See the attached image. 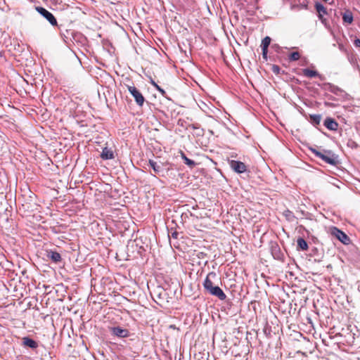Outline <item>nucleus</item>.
<instances>
[{
  "label": "nucleus",
  "mask_w": 360,
  "mask_h": 360,
  "mask_svg": "<svg viewBox=\"0 0 360 360\" xmlns=\"http://www.w3.org/2000/svg\"><path fill=\"white\" fill-rule=\"evenodd\" d=\"M217 280V274L213 271L210 272L203 282V287L209 294L217 297L220 300H224L226 298V295L218 285H215Z\"/></svg>",
  "instance_id": "1"
},
{
  "label": "nucleus",
  "mask_w": 360,
  "mask_h": 360,
  "mask_svg": "<svg viewBox=\"0 0 360 360\" xmlns=\"http://www.w3.org/2000/svg\"><path fill=\"white\" fill-rule=\"evenodd\" d=\"M321 89L328 91L338 96L344 97L347 94L344 90L329 82L323 84Z\"/></svg>",
  "instance_id": "5"
},
{
  "label": "nucleus",
  "mask_w": 360,
  "mask_h": 360,
  "mask_svg": "<svg viewBox=\"0 0 360 360\" xmlns=\"http://www.w3.org/2000/svg\"><path fill=\"white\" fill-rule=\"evenodd\" d=\"M315 8L319 13V18L322 22L325 21L326 20L323 19V15L328 14L326 8L321 3H316Z\"/></svg>",
  "instance_id": "10"
},
{
  "label": "nucleus",
  "mask_w": 360,
  "mask_h": 360,
  "mask_svg": "<svg viewBox=\"0 0 360 360\" xmlns=\"http://www.w3.org/2000/svg\"><path fill=\"white\" fill-rule=\"evenodd\" d=\"M330 233L333 236H334L335 238H337L338 240H340L345 245H348L351 242V240L349 238V236L337 227H332L330 229Z\"/></svg>",
  "instance_id": "3"
},
{
  "label": "nucleus",
  "mask_w": 360,
  "mask_h": 360,
  "mask_svg": "<svg viewBox=\"0 0 360 360\" xmlns=\"http://www.w3.org/2000/svg\"><path fill=\"white\" fill-rule=\"evenodd\" d=\"M22 345L31 349H36L38 347V343L29 337H24L22 338Z\"/></svg>",
  "instance_id": "11"
},
{
  "label": "nucleus",
  "mask_w": 360,
  "mask_h": 360,
  "mask_svg": "<svg viewBox=\"0 0 360 360\" xmlns=\"http://www.w3.org/2000/svg\"><path fill=\"white\" fill-rule=\"evenodd\" d=\"M127 89L131 95L134 97L136 104L139 107H142L145 102V98L140 91L134 86H127Z\"/></svg>",
  "instance_id": "4"
},
{
  "label": "nucleus",
  "mask_w": 360,
  "mask_h": 360,
  "mask_svg": "<svg viewBox=\"0 0 360 360\" xmlns=\"http://www.w3.org/2000/svg\"><path fill=\"white\" fill-rule=\"evenodd\" d=\"M300 57V55L299 52L296 51V52L291 53L289 55L288 59L290 61H296V60H299Z\"/></svg>",
  "instance_id": "20"
},
{
  "label": "nucleus",
  "mask_w": 360,
  "mask_h": 360,
  "mask_svg": "<svg viewBox=\"0 0 360 360\" xmlns=\"http://www.w3.org/2000/svg\"><path fill=\"white\" fill-rule=\"evenodd\" d=\"M303 75L309 78H312L315 77H319L321 79H323V76L319 74L317 71L312 70L308 68L304 69L303 70Z\"/></svg>",
  "instance_id": "13"
},
{
  "label": "nucleus",
  "mask_w": 360,
  "mask_h": 360,
  "mask_svg": "<svg viewBox=\"0 0 360 360\" xmlns=\"http://www.w3.org/2000/svg\"><path fill=\"white\" fill-rule=\"evenodd\" d=\"M311 119L312 120L314 124H319L321 122V117L319 115H311Z\"/></svg>",
  "instance_id": "22"
},
{
  "label": "nucleus",
  "mask_w": 360,
  "mask_h": 360,
  "mask_svg": "<svg viewBox=\"0 0 360 360\" xmlns=\"http://www.w3.org/2000/svg\"><path fill=\"white\" fill-rule=\"evenodd\" d=\"M181 158L184 160V163L191 168H193L196 165L193 160L188 158L184 153H181Z\"/></svg>",
  "instance_id": "17"
},
{
  "label": "nucleus",
  "mask_w": 360,
  "mask_h": 360,
  "mask_svg": "<svg viewBox=\"0 0 360 360\" xmlns=\"http://www.w3.org/2000/svg\"><path fill=\"white\" fill-rule=\"evenodd\" d=\"M311 152L316 157L321 159L325 162L331 165H335L338 162L337 156L330 150H324V152L319 151L316 149H311Z\"/></svg>",
  "instance_id": "2"
},
{
  "label": "nucleus",
  "mask_w": 360,
  "mask_h": 360,
  "mask_svg": "<svg viewBox=\"0 0 360 360\" xmlns=\"http://www.w3.org/2000/svg\"><path fill=\"white\" fill-rule=\"evenodd\" d=\"M35 9L41 15L46 18L51 25L56 26L58 25L56 18L51 12L40 6L36 7Z\"/></svg>",
  "instance_id": "6"
},
{
  "label": "nucleus",
  "mask_w": 360,
  "mask_h": 360,
  "mask_svg": "<svg viewBox=\"0 0 360 360\" xmlns=\"http://www.w3.org/2000/svg\"><path fill=\"white\" fill-rule=\"evenodd\" d=\"M101 158L103 160H112L114 158V153L111 149L105 147L101 153Z\"/></svg>",
  "instance_id": "12"
},
{
  "label": "nucleus",
  "mask_w": 360,
  "mask_h": 360,
  "mask_svg": "<svg viewBox=\"0 0 360 360\" xmlns=\"http://www.w3.org/2000/svg\"><path fill=\"white\" fill-rule=\"evenodd\" d=\"M229 165L231 168L238 174L243 173L247 169L246 165L240 161L231 160Z\"/></svg>",
  "instance_id": "7"
},
{
  "label": "nucleus",
  "mask_w": 360,
  "mask_h": 360,
  "mask_svg": "<svg viewBox=\"0 0 360 360\" xmlns=\"http://www.w3.org/2000/svg\"><path fill=\"white\" fill-rule=\"evenodd\" d=\"M151 84L162 96L166 94L165 91L158 86L154 81H152Z\"/></svg>",
  "instance_id": "23"
},
{
  "label": "nucleus",
  "mask_w": 360,
  "mask_h": 360,
  "mask_svg": "<svg viewBox=\"0 0 360 360\" xmlns=\"http://www.w3.org/2000/svg\"><path fill=\"white\" fill-rule=\"evenodd\" d=\"M356 68L358 69L359 74H360V66L356 67Z\"/></svg>",
  "instance_id": "29"
},
{
  "label": "nucleus",
  "mask_w": 360,
  "mask_h": 360,
  "mask_svg": "<svg viewBox=\"0 0 360 360\" xmlns=\"http://www.w3.org/2000/svg\"><path fill=\"white\" fill-rule=\"evenodd\" d=\"M271 38L269 37H265L262 41L261 47L268 49L270 43H271Z\"/></svg>",
  "instance_id": "19"
},
{
  "label": "nucleus",
  "mask_w": 360,
  "mask_h": 360,
  "mask_svg": "<svg viewBox=\"0 0 360 360\" xmlns=\"http://www.w3.org/2000/svg\"><path fill=\"white\" fill-rule=\"evenodd\" d=\"M342 20L345 23L352 24L354 20L353 14L352 11L349 10H346L342 13Z\"/></svg>",
  "instance_id": "14"
},
{
  "label": "nucleus",
  "mask_w": 360,
  "mask_h": 360,
  "mask_svg": "<svg viewBox=\"0 0 360 360\" xmlns=\"http://www.w3.org/2000/svg\"><path fill=\"white\" fill-rule=\"evenodd\" d=\"M149 165L153 168L155 173H159L162 170V167L153 160H149Z\"/></svg>",
  "instance_id": "18"
},
{
  "label": "nucleus",
  "mask_w": 360,
  "mask_h": 360,
  "mask_svg": "<svg viewBox=\"0 0 360 360\" xmlns=\"http://www.w3.org/2000/svg\"><path fill=\"white\" fill-rule=\"evenodd\" d=\"M272 70L274 73L278 74L280 71V68L278 65H273Z\"/></svg>",
  "instance_id": "26"
},
{
  "label": "nucleus",
  "mask_w": 360,
  "mask_h": 360,
  "mask_svg": "<svg viewBox=\"0 0 360 360\" xmlns=\"http://www.w3.org/2000/svg\"><path fill=\"white\" fill-rule=\"evenodd\" d=\"M271 250H272V253L274 255V257H276V258H279V256L276 255V252H279V248H278V246L277 245H274V246H272Z\"/></svg>",
  "instance_id": "24"
},
{
  "label": "nucleus",
  "mask_w": 360,
  "mask_h": 360,
  "mask_svg": "<svg viewBox=\"0 0 360 360\" xmlns=\"http://www.w3.org/2000/svg\"><path fill=\"white\" fill-rule=\"evenodd\" d=\"M354 45L356 47H360V39H356L354 41Z\"/></svg>",
  "instance_id": "27"
},
{
  "label": "nucleus",
  "mask_w": 360,
  "mask_h": 360,
  "mask_svg": "<svg viewBox=\"0 0 360 360\" xmlns=\"http://www.w3.org/2000/svg\"><path fill=\"white\" fill-rule=\"evenodd\" d=\"M349 60L354 67L356 68L359 66V60L356 57L351 56L350 58H349Z\"/></svg>",
  "instance_id": "21"
},
{
  "label": "nucleus",
  "mask_w": 360,
  "mask_h": 360,
  "mask_svg": "<svg viewBox=\"0 0 360 360\" xmlns=\"http://www.w3.org/2000/svg\"><path fill=\"white\" fill-rule=\"evenodd\" d=\"M111 330L114 335L119 338H125L129 335V331L127 329H122L120 327H113L111 328Z\"/></svg>",
  "instance_id": "8"
},
{
  "label": "nucleus",
  "mask_w": 360,
  "mask_h": 360,
  "mask_svg": "<svg viewBox=\"0 0 360 360\" xmlns=\"http://www.w3.org/2000/svg\"><path fill=\"white\" fill-rule=\"evenodd\" d=\"M177 236H178V233L177 232H174L172 233V236L174 238H177Z\"/></svg>",
  "instance_id": "28"
},
{
  "label": "nucleus",
  "mask_w": 360,
  "mask_h": 360,
  "mask_svg": "<svg viewBox=\"0 0 360 360\" xmlns=\"http://www.w3.org/2000/svg\"><path fill=\"white\" fill-rule=\"evenodd\" d=\"M324 126L332 131H335L338 129V124L333 119L327 117L324 121Z\"/></svg>",
  "instance_id": "9"
},
{
  "label": "nucleus",
  "mask_w": 360,
  "mask_h": 360,
  "mask_svg": "<svg viewBox=\"0 0 360 360\" xmlns=\"http://www.w3.org/2000/svg\"><path fill=\"white\" fill-rule=\"evenodd\" d=\"M297 248L301 250H307L308 244L302 238H299L297 240Z\"/></svg>",
  "instance_id": "16"
},
{
  "label": "nucleus",
  "mask_w": 360,
  "mask_h": 360,
  "mask_svg": "<svg viewBox=\"0 0 360 360\" xmlns=\"http://www.w3.org/2000/svg\"><path fill=\"white\" fill-rule=\"evenodd\" d=\"M262 57L264 60H267V53H268V49L262 48Z\"/></svg>",
  "instance_id": "25"
},
{
  "label": "nucleus",
  "mask_w": 360,
  "mask_h": 360,
  "mask_svg": "<svg viewBox=\"0 0 360 360\" xmlns=\"http://www.w3.org/2000/svg\"><path fill=\"white\" fill-rule=\"evenodd\" d=\"M47 257L55 263L61 261V256L58 252L49 251L47 252Z\"/></svg>",
  "instance_id": "15"
}]
</instances>
